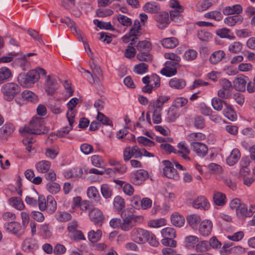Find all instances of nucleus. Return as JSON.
<instances>
[{"instance_id": "9b49d317", "label": "nucleus", "mask_w": 255, "mask_h": 255, "mask_svg": "<svg viewBox=\"0 0 255 255\" xmlns=\"http://www.w3.org/2000/svg\"><path fill=\"white\" fill-rule=\"evenodd\" d=\"M164 167L163 168L164 176L168 178L177 179L178 175L173 165L168 160H163L162 162Z\"/></svg>"}, {"instance_id": "603ef678", "label": "nucleus", "mask_w": 255, "mask_h": 255, "mask_svg": "<svg viewBox=\"0 0 255 255\" xmlns=\"http://www.w3.org/2000/svg\"><path fill=\"white\" fill-rule=\"evenodd\" d=\"M94 23L100 29H105L107 30H113L114 28L110 22H104L99 20L98 19H94Z\"/></svg>"}, {"instance_id": "b1692460", "label": "nucleus", "mask_w": 255, "mask_h": 255, "mask_svg": "<svg viewBox=\"0 0 255 255\" xmlns=\"http://www.w3.org/2000/svg\"><path fill=\"white\" fill-rule=\"evenodd\" d=\"M242 11L243 8L240 4H235L233 6H228L224 8L223 13L226 15L234 14L239 15Z\"/></svg>"}, {"instance_id": "5fc2aeb1", "label": "nucleus", "mask_w": 255, "mask_h": 255, "mask_svg": "<svg viewBox=\"0 0 255 255\" xmlns=\"http://www.w3.org/2000/svg\"><path fill=\"white\" fill-rule=\"evenodd\" d=\"M114 205L118 211H121L125 207V203L124 199L120 196H116L114 199Z\"/></svg>"}, {"instance_id": "a18cd8bd", "label": "nucleus", "mask_w": 255, "mask_h": 255, "mask_svg": "<svg viewBox=\"0 0 255 255\" xmlns=\"http://www.w3.org/2000/svg\"><path fill=\"white\" fill-rule=\"evenodd\" d=\"M183 7H179V9H172L170 11V19L172 21L177 22L182 18L181 13L183 11Z\"/></svg>"}, {"instance_id": "f8f14e48", "label": "nucleus", "mask_w": 255, "mask_h": 255, "mask_svg": "<svg viewBox=\"0 0 255 255\" xmlns=\"http://www.w3.org/2000/svg\"><path fill=\"white\" fill-rule=\"evenodd\" d=\"M44 86L45 91L49 95H53L56 93L58 88V84L56 80L49 75L46 77Z\"/></svg>"}, {"instance_id": "4be33fe9", "label": "nucleus", "mask_w": 255, "mask_h": 255, "mask_svg": "<svg viewBox=\"0 0 255 255\" xmlns=\"http://www.w3.org/2000/svg\"><path fill=\"white\" fill-rule=\"evenodd\" d=\"M247 77L240 76L236 78L233 82L235 89L240 92H245L246 88Z\"/></svg>"}, {"instance_id": "72a5a7b5", "label": "nucleus", "mask_w": 255, "mask_h": 255, "mask_svg": "<svg viewBox=\"0 0 255 255\" xmlns=\"http://www.w3.org/2000/svg\"><path fill=\"white\" fill-rule=\"evenodd\" d=\"M171 223L176 227H181L185 222L184 217L177 213H173L170 218Z\"/></svg>"}, {"instance_id": "c03bdc74", "label": "nucleus", "mask_w": 255, "mask_h": 255, "mask_svg": "<svg viewBox=\"0 0 255 255\" xmlns=\"http://www.w3.org/2000/svg\"><path fill=\"white\" fill-rule=\"evenodd\" d=\"M22 97L25 100L31 102H37L38 98L34 93L29 90H24L21 94Z\"/></svg>"}, {"instance_id": "aec40b11", "label": "nucleus", "mask_w": 255, "mask_h": 255, "mask_svg": "<svg viewBox=\"0 0 255 255\" xmlns=\"http://www.w3.org/2000/svg\"><path fill=\"white\" fill-rule=\"evenodd\" d=\"M89 217L95 224L102 222L104 219L102 212L97 208L91 209L89 211Z\"/></svg>"}, {"instance_id": "0eeeda50", "label": "nucleus", "mask_w": 255, "mask_h": 255, "mask_svg": "<svg viewBox=\"0 0 255 255\" xmlns=\"http://www.w3.org/2000/svg\"><path fill=\"white\" fill-rule=\"evenodd\" d=\"M222 88L218 91V96L223 99H227L231 96L232 89V83L226 79H223L220 81Z\"/></svg>"}, {"instance_id": "680f3d73", "label": "nucleus", "mask_w": 255, "mask_h": 255, "mask_svg": "<svg viewBox=\"0 0 255 255\" xmlns=\"http://www.w3.org/2000/svg\"><path fill=\"white\" fill-rule=\"evenodd\" d=\"M47 189L52 194H56L59 192L60 190V185L56 182H50L47 184Z\"/></svg>"}, {"instance_id": "58836bf2", "label": "nucleus", "mask_w": 255, "mask_h": 255, "mask_svg": "<svg viewBox=\"0 0 255 255\" xmlns=\"http://www.w3.org/2000/svg\"><path fill=\"white\" fill-rule=\"evenodd\" d=\"M224 104L226 106V108L223 111L225 116L230 121H235L237 119V116L232 107L226 102H224Z\"/></svg>"}, {"instance_id": "7ed1b4c3", "label": "nucleus", "mask_w": 255, "mask_h": 255, "mask_svg": "<svg viewBox=\"0 0 255 255\" xmlns=\"http://www.w3.org/2000/svg\"><path fill=\"white\" fill-rule=\"evenodd\" d=\"M39 72L37 69L29 71L26 74H20L18 75L17 80L21 86H27L28 84H33L39 79Z\"/></svg>"}, {"instance_id": "6e6552de", "label": "nucleus", "mask_w": 255, "mask_h": 255, "mask_svg": "<svg viewBox=\"0 0 255 255\" xmlns=\"http://www.w3.org/2000/svg\"><path fill=\"white\" fill-rule=\"evenodd\" d=\"M190 203L192 206L197 209L207 210L210 208V203L207 199L203 196H198L195 199L190 200Z\"/></svg>"}, {"instance_id": "39448f33", "label": "nucleus", "mask_w": 255, "mask_h": 255, "mask_svg": "<svg viewBox=\"0 0 255 255\" xmlns=\"http://www.w3.org/2000/svg\"><path fill=\"white\" fill-rule=\"evenodd\" d=\"M148 231L140 228H134L130 232V239L138 244L146 242Z\"/></svg>"}, {"instance_id": "dca6fc26", "label": "nucleus", "mask_w": 255, "mask_h": 255, "mask_svg": "<svg viewBox=\"0 0 255 255\" xmlns=\"http://www.w3.org/2000/svg\"><path fill=\"white\" fill-rule=\"evenodd\" d=\"M155 19L158 23V26L160 29L165 28L169 23L170 19L167 12L163 11L155 16Z\"/></svg>"}, {"instance_id": "20e7f679", "label": "nucleus", "mask_w": 255, "mask_h": 255, "mask_svg": "<svg viewBox=\"0 0 255 255\" xmlns=\"http://www.w3.org/2000/svg\"><path fill=\"white\" fill-rule=\"evenodd\" d=\"M121 216L123 218L121 223V230L124 231H128L130 230L136 223H139L142 221L141 216H136L134 215H128V216H123L122 213Z\"/></svg>"}, {"instance_id": "c9c22d12", "label": "nucleus", "mask_w": 255, "mask_h": 255, "mask_svg": "<svg viewBox=\"0 0 255 255\" xmlns=\"http://www.w3.org/2000/svg\"><path fill=\"white\" fill-rule=\"evenodd\" d=\"M186 219L189 226L194 230L197 229V226L201 220L200 217L196 214L188 215Z\"/></svg>"}, {"instance_id": "a211bd4d", "label": "nucleus", "mask_w": 255, "mask_h": 255, "mask_svg": "<svg viewBox=\"0 0 255 255\" xmlns=\"http://www.w3.org/2000/svg\"><path fill=\"white\" fill-rule=\"evenodd\" d=\"M22 248L25 252H32L38 248L37 241L32 238L26 239L22 243Z\"/></svg>"}, {"instance_id": "6ab92c4d", "label": "nucleus", "mask_w": 255, "mask_h": 255, "mask_svg": "<svg viewBox=\"0 0 255 255\" xmlns=\"http://www.w3.org/2000/svg\"><path fill=\"white\" fill-rule=\"evenodd\" d=\"M191 146L198 156L203 157L207 154L208 149L205 144L200 142H193V144Z\"/></svg>"}, {"instance_id": "2eb2a0df", "label": "nucleus", "mask_w": 255, "mask_h": 255, "mask_svg": "<svg viewBox=\"0 0 255 255\" xmlns=\"http://www.w3.org/2000/svg\"><path fill=\"white\" fill-rule=\"evenodd\" d=\"M75 116V114L73 113H71V114L70 115L68 112L67 113V118L69 124V126L64 127L58 130L56 134L57 136L60 137H64L73 129V125L74 122V119Z\"/></svg>"}, {"instance_id": "79ce46f5", "label": "nucleus", "mask_w": 255, "mask_h": 255, "mask_svg": "<svg viewBox=\"0 0 255 255\" xmlns=\"http://www.w3.org/2000/svg\"><path fill=\"white\" fill-rule=\"evenodd\" d=\"M87 196L89 198L93 199L96 202H99L100 200V195L99 191L94 186H91L88 188L87 191Z\"/></svg>"}, {"instance_id": "de8ad7c7", "label": "nucleus", "mask_w": 255, "mask_h": 255, "mask_svg": "<svg viewBox=\"0 0 255 255\" xmlns=\"http://www.w3.org/2000/svg\"><path fill=\"white\" fill-rule=\"evenodd\" d=\"M57 204L54 198L51 195H49L47 197V210L50 213H53L56 209Z\"/></svg>"}, {"instance_id": "09e8293b", "label": "nucleus", "mask_w": 255, "mask_h": 255, "mask_svg": "<svg viewBox=\"0 0 255 255\" xmlns=\"http://www.w3.org/2000/svg\"><path fill=\"white\" fill-rule=\"evenodd\" d=\"M198 243V238L195 236H189L185 238V246L188 248H192Z\"/></svg>"}, {"instance_id": "f3484780", "label": "nucleus", "mask_w": 255, "mask_h": 255, "mask_svg": "<svg viewBox=\"0 0 255 255\" xmlns=\"http://www.w3.org/2000/svg\"><path fill=\"white\" fill-rule=\"evenodd\" d=\"M213 228L211 221L205 220L202 221L199 226V232L203 236H208L210 235Z\"/></svg>"}, {"instance_id": "a19ab883", "label": "nucleus", "mask_w": 255, "mask_h": 255, "mask_svg": "<svg viewBox=\"0 0 255 255\" xmlns=\"http://www.w3.org/2000/svg\"><path fill=\"white\" fill-rule=\"evenodd\" d=\"M161 44L166 48H173L178 44V41L175 37L166 38L161 41Z\"/></svg>"}, {"instance_id": "8fccbe9b", "label": "nucleus", "mask_w": 255, "mask_h": 255, "mask_svg": "<svg viewBox=\"0 0 255 255\" xmlns=\"http://www.w3.org/2000/svg\"><path fill=\"white\" fill-rule=\"evenodd\" d=\"M204 16L206 18L215 19L216 21H220L223 18L222 14L218 11H212L207 12L205 14Z\"/></svg>"}, {"instance_id": "4468645a", "label": "nucleus", "mask_w": 255, "mask_h": 255, "mask_svg": "<svg viewBox=\"0 0 255 255\" xmlns=\"http://www.w3.org/2000/svg\"><path fill=\"white\" fill-rule=\"evenodd\" d=\"M179 64L176 62L166 61V66L161 71V73L166 76L170 77L177 73V68Z\"/></svg>"}, {"instance_id": "0e129e2a", "label": "nucleus", "mask_w": 255, "mask_h": 255, "mask_svg": "<svg viewBox=\"0 0 255 255\" xmlns=\"http://www.w3.org/2000/svg\"><path fill=\"white\" fill-rule=\"evenodd\" d=\"M137 58L141 61L149 62L152 59V56L148 52H142L137 54Z\"/></svg>"}, {"instance_id": "ea45409f", "label": "nucleus", "mask_w": 255, "mask_h": 255, "mask_svg": "<svg viewBox=\"0 0 255 255\" xmlns=\"http://www.w3.org/2000/svg\"><path fill=\"white\" fill-rule=\"evenodd\" d=\"M226 196L221 192L215 191L213 195V201L216 205L222 206L226 203Z\"/></svg>"}, {"instance_id": "49530a36", "label": "nucleus", "mask_w": 255, "mask_h": 255, "mask_svg": "<svg viewBox=\"0 0 255 255\" xmlns=\"http://www.w3.org/2000/svg\"><path fill=\"white\" fill-rule=\"evenodd\" d=\"M161 234L163 238H175L176 237V231L174 229L171 227H166L163 229Z\"/></svg>"}, {"instance_id": "7c9ffc66", "label": "nucleus", "mask_w": 255, "mask_h": 255, "mask_svg": "<svg viewBox=\"0 0 255 255\" xmlns=\"http://www.w3.org/2000/svg\"><path fill=\"white\" fill-rule=\"evenodd\" d=\"M169 85L171 88L181 90L185 87L186 82L183 79L173 78L170 80Z\"/></svg>"}, {"instance_id": "bb28decb", "label": "nucleus", "mask_w": 255, "mask_h": 255, "mask_svg": "<svg viewBox=\"0 0 255 255\" xmlns=\"http://www.w3.org/2000/svg\"><path fill=\"white\" fill-rule=\"evenodd\" d=\"M240 157L241 153L239 149L234 148L227 158V163L230 166H233L238 161Z\"/></svg>"}, {"instance_id": "338daca9", "label": "nucleus", "mask_w": 255, "mask_h": 255, "mask_svg": "<svg viewBox=\"0 0 255 255\" xmlns=\"http://www.w3.org/2000/svg\"><path fill=\"white\" fill-rule=\"evenodd\" d=\"M118 20L121 24L126 26H130L132 23L131 20L129 18L122 14L118 15Z\"/></svg>"}, {"instance_id": "3c124183", "label": "nucleus", "mask_w": 255, "mask_h": 255, "mask_svg": "<svg viewBox=\"0 0 255 255\" xmlns=\"http://www.w3.org/2000/svg\"><path fill=\"white\" fill-rule=\"evenodd\" d=\"M166 224V221L164 218L151 220L148 223V225L149 227L155 228H159L161 226H164Z\"/></svg>"}, {"instance_id": "2f4dec72", "label": "nucleus", "mask_w": 255, "mask_h": 255, "mask_svg": "<svg viewBox=\"0 0 255 255\" xmlns=\"http://www.w3.org/2000/svg\"><path fill=\"white\" fill-rule=\"evenodd\" d=\"M218 0H202L197 4V10L198 11L206 10L210 7L213 4L217 2Z\"/></svg>"}, {"instance_id": "bf43d9fd", "label": "nucleus", "mask_w": 255, "mask_h": 255, "mask_svg": "<svg viewBox=\"0 0 255 255\" xmlns=\"http://www.w3.org/2000/svg\"><path fill=\"white\" fill-rule=\"evenodd\" d=\"M224 102H226L218 98L215 97L212 100V105L214 110L220 111L223 108Z\"/></svg>"}, {"instance_id": "423d86ee", "label": "nucleus", "mask_w": 255, "mask_h": 255, "mask_svg": "<svg viewBox=\"0 0 255 255\" xmlns=\"http://www.w3.org/2000/svg\"><path fill=\"white\" fill-rule=\"evenodd\" d=\"M25 228L21 224L15 221L6 222L4 224V229L7 232L17 236L21 237L24 233Z\"/></svg>"}, {"instance_id": "393cba45", "label": "nucleus", "mask_w": 255, "mask_h": 255, "mask_svg": "<svg viewBox=\"0 0 255 255\" xmlns=\"http://www.w3.org/2000/svg\"><path fill=\"white\" fill-rule=\"evenodd\" d=\"M61 22L65 23L68 27H69L73 34L77 35L78 36V38L80 40H82V36L81 32L79 30H78L76 27L75 23L69 17H66L61 19Z\"/></svg>"}, {"instance_id": "4d7b16f0", "label": "nucleus", "mask_w": 255, "mask_h": 255, "mask_svg": "<svg viewBox=\"0 0 255 255\" xmlns=\"http://www.w3.org/2000/svg\"><path fill=\"white\" fill-rule=\"evenodd\" d=\"M148 65L144 63H141L135 65L134 72L138 74H143L148 71Z\"/></svg>"}, {"instance_id": "13d9d810", "label": "nucleus", "mask_w": 255, "mask_h": 255, "mask_svg": "<svg viewBox=\"0 0 255 255\" xmlns=\"http://www.w3.org/2000/svg\"><path fill=\"white\" fill-rule=\"evenodd\" d=\"M198 37L203 41H207L212 38V34L205 29H202L198 31Z\"/></svg>"}, {"instance_id": "473e14b6", "label": "nucleus", "mask_w": 255, "mask_h": 255, "mask_svg": "<svg viewBox=\"0 0 255 255\" xmlns=\"http://www.w3.org/2000/svg\"><path fill=\"white\" fill-rule=\"evenodd\" d=\"M225 56L223 50H219L214 52L210 56L209 61L213 64H216L220 62Z\"/></svg>"}, {"instance_id": "e2e57ef3", "label": "nucleus", "mask_w": 255, "mask_h": 255, "mask_svg": "<svg viewBox=\"0 0 255 255\" xmlns=\"http://www.w3.org/2000/svg\"><path fill=\"white\" fill-rule=\"evenodd\" d=\"M207 168L213 173L219 174L222 171V167L220 165L214 163L209 164Z\"/></svg>"}, {"instance_id": "9d476101", "label": "nucleus", "mask_w": 255, "mask_h": 255, "mask_svg": "<svg viewBox=\"0 0 255 255\" xmlns=\"http://www.w3.org/2000/svg\"><path fill=\"white\" fill-rule=\"evenodd\" d=\"M177 147V150H175V153L186 161H190L191 160L190 157L189 156L190 150L185 142H180L178 143Z\"/></svg>"}, {"instance_id": "4c0bfd02", "label": "nucleus", "mask_w": 255, "mask_h": 255, "mask_svg": "<svg viewBox=\"0 0 255 255\" xmlns=\"http://www.w3.org/2000/svg\"><path fill=\"white\" fill-rule=\"evenodd\" d=\"M12 77V73L9 69L6 67L0 68V84H2Z\"/></svg>"}, {"instance_id": "c756f323", "label": "nucleus", "mask_w": 255, "mask_h": 255, "mask_svg": "<svg viewBox=\"0 0 255 255\" xmlns=\"http://www.w3.org/2000/svg\"><path fill=\"white\" fill-rule=\"evenodd\" d=\"M205 135L201 132H193L186 136V139L190 142L191 146L193 142H198L205 139Z\"/></svg>"}, {"instance_id": "f257e3e1", "label": "nucleus", "mask_w": 255, "mask_h": 255, "mask_svg": "<svg viewBox=\"0 0 255 255\" xmlns=\"http://www.w3.org/2000/svg\"><path fill=\"white\" fill-rule=\"evenodd\" d=\"M43 122V118L35 117L32 119L28 126L19 129V131L24 135L26 133L38 135L47 133L48 129L44 126Z\"/></svg>"}, {"instance_id": "6e6d98bb", "label": "nucleus", "mask_w": 255, "mask_h": 255, "mask_svg": "<svg viewBox=\"0 0 255 255\" xmlns=\"http://www.w3.org/2000/svg\"><path fill=\"white\" fill-rule=\"evenodd\" d=\"M101 192L103 196L106 199L110 198L113 193L111 187L107 184H103L101 185Z\"/></svg>"}, {"instance_id": "69168bd1", "label": "nucleus", "mask_w": 255, "mask_h": 255, "mask_svg": "<svg viewBox=\"0 0 255 255\" xmlns=\"http://www.w3.org/2000/svg\"><path fill=\"white\" fill-rule=\"evenodd\" d=\"M188 100L186 98L183 97L177 98L174 100L172 106L177 109L185 106Z\"/></svg>"}, {"instance_id": "f704fd0d", "label": "nucleus", "mask_w": 255, "mask_h": 255, "mask_svg": "<svg viewBox=\"0 0 255 255\" xmlns=\"http://www.w3.org/2000/svg\"><path fill=\"white\" fill-rule=\"evenodd\" d=\"M243 20V17L241 15H235L225 18L224 19V22L229 26H233L238 23H242Z\"/></svg>"}, {"instance_id": "ddd939ff", "label": "nucleus", "mask_w": 255, "mask_h": 255, "mask_svg": "<svg viewBox=\"0 0 255 255\" xmlns=\"http://www.w3.org/2000/svg\"><path fill=\"white\" fill-rule=\"evenodd\" d=\"M15 128L12 124H5L0 128V141L6 140L8 137L11 136Z\"/></svg>"}, {"instance_id": "412c9836", "label": "nucleus", "mask_w": 255, "mask_h": 255, "mask_svg": "<svg viewBox=\"0 0 255 255\" xmlns=\"http://www.w3.org/2000/svg\"><path fill=\"white\" fill-rule=\"evenodd\" d=\"M148 177V174L146 171L139 169L133 174V182L135 184H139L146 179Z\"/></svg>"}, {"instance_id": "c85d7f7f", "label": "nucleus", "mask_w": 255, "mask_h": 255, "mask_svg": "<svg viewBox=\"0 0 255 255\" xmlns=\"http://www.w3.org/2000/svg\"><path fill=\"white\" fill-rule=\"evenodd\" d=\"M216 34L222 38H227L230 40H234L235 36L233 33L228 28H222L216 30Z\"/></svg>"}, {"instance_id": "774afa93", "label": "nucleus", "mask_w": 255, "mask_h": 255, "mask_svg": "<svg viewBox=\"0 0 255 255\" xmlns=\"http://www.w3.org/2000/svg\"><path fill=\"white\" fill-rule=\"evenodd\" d=\"M49 108L54 114H59L63 111L60 103H51L49 105Z\"/></svg>"}, {"instance_id": "864d4df0", "label": "nucleus", "mask_w": 255, "mask_h": 255, "mask_svg": "<svg viewBox=\"0 0 255 255\" xmlns=\"http://www.w3.org/2000/svg\"><path fill=\"white\" fill-rule=\"evenodd\" d=\"M177 109L175 107L171 106L168 110L167 113V118L170 122L174 121L178 117Z\"/></svg>"}, {"instance_id": "37998d69", "label": "nucleus", "mask_w": 255, "mask_h": 255, "mask_svg": "<svg viewBox=\"0 0 255 255\" xmlns=\"http://www.w3.org/2000/svg\"><path fill=\"white\" fill-rule=\"evenodd\" d=\"M102 235V231L100 230H97L96 231L91 230L88 233V238L91 242L96 243L100 240Z\"/></svg>"}, {"instance_id": "f03ea898", "label": "nucleus", "mask_w": 255, "mask_h": 255, "mask_svg": "<svg viewBox=\"0 0 255 255\" xmlns=\"http://www.w3.org/2000/svg\"><path fill=\"white\" fill-rule=\"evenodd\" d=\"M20 87L14 82L7 83L1 88V92L3 99L7 101H11L20 92Z\"/></svg>"}, {"instance_id": "5701e85b", "label": "nucleus", "mask_w": 255, "mask_h": 255, "mask_svg": "<svg viewBox=\"0 0 255 255\" xmlns=\"http://www.w3.org/2000/svg\"><path fill=\"white\" fill-rule=\"evenodd\" d=\"M169 99V96H159L156 101L150 102L149 106L151 108L160 109L161 111L164 104L167 102Z\"/></svg>"}, {"instance_id": "cd10ccee", "label": "nucleus", "mask_w": 255, "mask_h": 255, "mask_svg": "<svg viewBox=\"0 0 255 255\" xmlns=\"http://www.w3.org/2000/svg\"><path fill=\"white\" fill-rule=\"evenodd\" d=\"M143 10L146 12L155 13L160 11V7L156 2H147L143 6Z\"/></svg>"}, {"instance_id": "1a4fd4ad", "label": "nucleus", "mask_w": 255, "mask_h": 255, "mask_svg": "<svg viewBox=\"0 0 255 255\" xmlns=\"http://www.w3.org/2000/svg\"><path fill=\"white\" fill-rule=\"evenodd\" d=\"M255 212V206L252 205L248 209L245 204L243 203L236 210L237 215L240 219L251 217Z\"/></svg>"}, {"instance_id": "e433bc0d", "label": "nucleus", "mask_w": 255, "mask_h": 255, "mask_svg": "<svg viewBox=\"0 0 255 255\" xmlns=\"http://www.w3.org/2000/svg\"><path fill=\"white\" fill-rule=\"evenodd\" d=\"M8 203L10 205L19 210H21L24 208L23 201L19 197H11L8 200Z\"/></svg>"}, {"instance_id": "a878e982", "label": "nucleus", "mask_w": 255, "mask_h": 255, "mask_svg": "<svg viewBox=\"0 0 255 255\" xmlns=\"http://www.w3.org/2000/svg\"><path fill=\"white\" fill-rule=\"evenodd\" d=\"M51 163L47 160H43L37 162L35 164V168L38 172L40 173H46L50 169Z\"/></svg>"}, {"instance_id": "052dcab7", "label": "nucleus", "mask_w": 255, "mask_h": 255, "mask_svg": "<svg viewBox=\"0 0 255 255\" xmlns=\"http://www.w3.org/2000/svg\"><path fill=\"white\" fill-rule=\"evenodd\" d=\"M242 49V44L240 42H234L228 47L229 51L234 53H239Z\"/></svg>"}]
</instances>
